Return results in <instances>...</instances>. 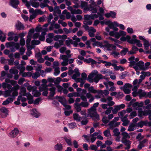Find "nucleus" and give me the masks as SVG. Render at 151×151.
Instances as JSON below:
<instances>
[{
    "label": "nucleus",
    "mask_w": 151,
    "mask_h": 151,
    "mask_svg": "<svg viewBox=\"0 0 151 151\" xmlns=\"http://www.w3.org/2000/svg\"><path fill=\"white\" fill-rule=\"evenodd\" d=\"M9 3L12 6L16 9L18 5L19 4V2L18 0H10Z\"/></svg>",
    "instance_id": "1"
},
{
    "label": "nucleus",
    "mask_w": 151,
    "mask_h": 151,
    "mask_svg": "<svg viewBox=\"0 0 151 151\" xmlns=\"http://www.w3.org/2000/svg\"><path fill=\"white\" fill-rule=\"evenodd\" d=\"M116 13L112 11H110L109 13H106L105 14V16L108 18L110 17H111L112 18H115L116 17Z\"/></svg>",
    "instance_id": "2"
},
{
    "label": "nucleus",
    "mask_w": 151,
    "mask_h": 151,
    "mask_svg": "<svg viewBox=\"0 0 151 151\" xmlns=\"http://www.w3.org/2000/svg\"><path fill=\"white\" fill-rule=\"evenodd\" d=\"M19 131L17 128L12 131L10 133V137L12 138L15 137L16 136L19 134Z\"/></svg>",
    "instance_id": "3"
},
{
    "label": "nucleus",
    "mask_w": 151,
    "mask_h": 151,
    "mask_svg": "<svg viewBox=\"0 0 151 151\" xmlns=\"http://www.w3.org/2000/svg\"><path fill=\"white\" fill-rule=\"evenodd\" d=\"M148 141V140L147 139H144L143 140L140 141L139 142V144L137 146V148L139 149H141L142 147L145 146V144Z\"/></svg>",
    "instance_id": "4"
},
{
    "label": "nucleus",
    "mask_w": 151,
    "mask_h": 151,
    "mask_svg": "<svg viewBox=\"0 0 151 151\" xmlns=\"http://www.w3.org/2000/svg\"><path fill=\"white\" fill-rule=\"evenodd\" d=\"M31 114L33 117L36 118L39 117L40 116V114L35 109H32Z\"/></svg>",
    "instance_id": "5"
},
{
    "label": "nucleus",
    "mask_w": 151,
    "mask_h": 151,
    "mask_svg": "<svg viewBox=\"0 0 151 151\" xmlns=\"http://www.w3.org/2000/svg\"><path fill=\"white\" fill-rule=\"evenodd\" d=\"M54 148L55 150L61 151L63 149V145L61 143H58L55 145Z\"/></svg>",
    "instance_id": "6"
},
{
    "label": "nucleus",
    "mask_w": 151,
    "mask_h": 151,
    "mask_svg": "<svg viewBox=\"0 0 151 151\" xmlns=\"http://www.w3.org/2000/svg\"><path fill=\"white\" fill-rule=\"evenodd\" d=\"M16 29L18 30L24 29V26L20 22L18 21V23L15 25Z\"/></svg>",
    "instance_id": "7"
},
{
    "label": "nucleus",
    "mask_w": 151,
    "mask_h": 151,
    "mask_svg": "<svg viewBox=\"0 0 151 151\" xmlns=\"http://www.w3.org/2000/svg\"><path fill=\"white\" fill-rule=\"evenodd\" d=\"M137 93L140 96L147 97V92L143 91L141 89H139L137 91Z\"/></svg>",
    "instance_id": "8"
},
{
    "label": "nucleus",
    "mask_w": 151,
    "mask_h": 151,
    "mask_svg": "<svg viewBox=\"0 0 151 151\" xmlns=\"http://www.w3.org/2000/svg\"><path fill=\"white\" fill-rule=\"evenodd\" d=\"M63 139L69 146H71L72 145V142L71 141V138L64 137H63Z\"/></svg>",
    "instance_id": "9"
},
{
    "label": "nucleus",
    "mask_w": 151,
    "mask_h": 151,
    "mask_svg": "<svg viewBox=\"0 0 151 151\" xmlns=\"http://www.w3.org/2000/svg\"><path fill=\"white\" fill-rule=\"evenodd\" d=\"M144 62L142 60L139 61L138 63H137L136 65L139 68L140 70H143V68L144 67Z\"/></svg>",
    "instance_id": "10"
},
{
    "label": "nucleus",
    "mask_w": 151,
    "mask_h": 151,
    "mask_svg": "<svg viewBox=\"0 0 151 151\" xmlns=\"http://www.w3.org/2000/svg\"><path fill=\"white\" fill-rule=\"evenodd\" d=\"M136 125L137 124H135L132 123H131L129 126L128 131L129 132H131L134 131L135 129L134 127H136Z\"/></svg>",
    "instance_id": "11"
},
{
    "label": "nucleus",
    "mask_w": 151,
    "mask_h": 151,
    "mask_svg": "<svg viewBox=\"0 0 151 151\" xmlns=\"http://www.w3.org/2000/svg\"><path fill=\"white\" fill-rule=\"evenodd\" d=\"M83 120L81 121V124L82 125H85L88 123V120L86 116H83L82 117L81 119Z\"/></svg>",
    "instance_id": "12"
},
{
    "label": "nucleus",
    "mask_w": 151,
    "mask_h": 151,
    "mask_svg": "<svg viewBox=\"0 0 151 151\" xmlns=\"http://www.w3.org/2000/svg\"><path fill=\"white\" fill-rule=\"evenodd\" d=\"M26 92V88L24 87H21L20 89V92L19 93V95L25 96V93Z\"/></svg>",
    "instance_id": "13"
},
{
    "label": "nucleus",
    "mask_w": 151,
    "mask_h": 151,
    "mask_svg": "<svg viewBox=\"0 0 151 151\" xmlns=\"http://www.w3.org/2000/svg\"><path fill=\"white\" fill-rule=\"evenodd\" d=\"M73 119L78 122L81 121L82 119V117L79 115L77 113L74 114L73 115Z\"/></svg>",
    "instance_id": "14"
},
{
    "label": "nucleus",
    "mask_w": 151,
    "mask_h": 151,
    "mask_svg": "<svg viewBox=\"0 0 151 151\" xmlns=\"http://www.w3.org/2000/svg\"><path fill=\"white\" fill-rule=\"evenodd\" d=\"M13 101V99L9 97L6 99V100L3 101L2 104L3 105H6L9 104L10 102L11 103Z\"/></svg>",
    "instance_id": "15"
},
{
    "label": "nucleus",
    "mask_w": 151,
    "mask_h": 151,
    "mask_svg": "<svg viewBox=\"0 0 151 151\" xmlns=\"http://www.w3.org/2000/svg\"><path fill=\"white\" fill-rule=\"evenodd\" d=\"M56 88L55 87H53L50 88L49 90L50 91L49 96L50 97H53L55 94Z\"/></svg>",
    "instance_id": "16"
},
{
    "label": "nucleus",
    "mask_w": 151,
    "mask_h": 151,
    "mask_svg": "<svg viewBox=\"0 0 151 151\" xmlns=\"http://www.w3.org/2000/svg\"><path fill=\"white\" fill-rule=\"evenodd\" d=\"M90 116L91 117H94L98 120L99 119V115L96 111L91 113Z\"/></svg>",
    "instance_id": "17"
},
{
    "label": "nucleus",
    "mask_w": 151,
    "mask_h": 151,
    "mask_svg": "<svg viewBox=\"0 0 151 151\" xmlns=\"http://www.w3.org/2000/svg\"><path fill=\"white\" fill-rule=\"evenodd\" d=\"M142 115L144 116L149 115L148 118L149 119L151 120V110H148L146 112H142Z\"/></svg>",
    "instance_id": "18"
},
{
    "label": "nucleus",
    "mask_w": 151,
    "mask_h": 151,
    "mask_svg": "<svg viewBox=\"0 0 151 151\" xmlns=\"http://www.w3.org/2000/svg\"><path fill=\"white\" fill-rule=\"evenodd\" d=\"M32 94L34 96L37 97L41 95V93L40 91L36 90L34 91H32Z\"/></svg>",
    "instance_id": "19"
},
{
    "label": "nucleus",
    "mask_w": 151,
    "mask_h": 151,
    "mask_svg": "<svg viewBox=\"0 0 151 151\" xmlns=\"http://www.w3.org/2000/svg\"><path fill=\"white\" fill-rule=\"evenodd\" d=\"M114 107V109L112 110V113L114 114H116L120 109V107H119L118 105L115 106Z\"/></svg>",
    "instance_id": "20"
},
{
    "label": "nucleus",
    "mask_w": 151,
    "mask_h": 151,
    "mask_svg": "<svg viewBox=\"0 0 151 151\" xmlns=\"http://www.w3.org/2000/svg\"><path fill=\"white\" fill-rule=\"evenodd\" d=\"M120 89L123 90L126 94H129L131 92V90L129 88H127L121 87Z\"/></svg>",
    "instance_id": "21"
},
{
    "label": "nucleus",
    "mask_w": 151,
    "mask_h": 151,
    "mask_svg": "<svg viewBox=\"0 0 151 151\" xmlns=\"http://www.w3.org/2000/svg\"><path fill=\"white\" fill-rule=\"evenodd\" d=\"M128 51V49L127 48H123V50L120 52V54L121 56H124L126 55L127 52Z\"/></svg>",
    "instance_id": "22"
},
{
    "label": "nucleus",
    "mask_w": 151,
    "mask_h": 151,
    "mask_svg": "<svg viewBox=\"0 0 151 151\" xmlns=\"http://www.w3.org/2000/svg\"><path fill=\"white\" fill-rule=\"evenodd\" d=\"M127 42L130 44H133V42L134 39H131L129 35H127L126 37Z\"/></svg>",
    "instance_id": "23"
},
{
    "label": "nucleus",
    "mask_w": 151,
    "mask_h": 151,
    "mask_svg": "<svg viewBox=\"0 0 151 151\" xmlns=\"http://www.w3.org/2000/svg\"><path fill=\"white\" fill-rule=\"evenodd\" d=\"M68 126L71 129H73L77 127L76 123L74 122L68 123Z\"/></svg>",
    "instance_id": "24"
},
{
    "label": "nucleus",
    "mask_w": 151,
    "mask_h": 151,
    "mask_svg": "<svg viewBox=\"0 0 151 151\" xmlns=\"http://www.w3.org/2000/svg\"><path fill=\"white\" fill-rule=\"evenodd\" d=\"M80 105L82 107H87L89 105V104L87 101H82L80 104Z\"/></svg>",
    "instance_id": "25"
},
{
    "label": "nucleus",
    "mask_w": 151,
    "mask_h": 151,
    "mask_svg": "<svg viewBox=\"0 0 151 151\" xmlns=\"http://www.w3.org/2000/svg\"><path fill=\"white\" fill-rule=\"evenodd\" d=\"M133 43V44L136 43L137 45L139 47H141L142 46V45L140 43V41L139 40H137L136 39H134V40Z\"/></svg>",
    "instance_id": "26"
},
{
    "label": "nucleus",
    "mask_w": 151,
    "mask_h": 151,
    "mask_svg": "<svg viewBox=\"0 0 151 151\" xmlns=\"http://www.w3.org/2000/svg\"><path fill=\"white\" fill-rule=\"evenodd\" d=\"M89 8L91 9L90 11H92V13H97V9L95 7L90 5L89 6Z\"/></svg>",
    "instance_id": "27"
},
{
    "label": "nucleus",
    "mask_w": 151,
    "mask_h": 151,
    "mask_svg": "<svg viewBox=\"0 0 151 151\" xmlns=\"http://www.w3.org/2000/svg\"><path fill=\"white\" fill-rule=\"evenodd\" d=\"M82 10L80 9H74L73 12H72V14H81L82 13Z\"/></svg>",
    "instance_id": "28"
},
{
    "label": "nucleus",
    "mask_w": 151,
    "mask_h": 151,
    "mask_svg": "<svg viewBox=\"0 0 151 151\" xmlns=\"http://www.w3.org/2000/svg\"><path fill=\"white\" fill-rule=\"evenodd\" d=\"M88 90L89 92L93 93H96L97 92V90L94 89L93 87L92 86L89 87Z\"/></svg>",
    "instance_id": "29"
},
{
    "label": "nucleus",
    "mask_w": 151,
    "mask_h": 151,
    "mask_svg": "<svg viewBox=\"0 0 151 151\" xmlns=\"http://www.w3.org/2000/svg\"><path fill=\"white\" fill-rule=\"evenodd\" d=\"M40 42L39 40L34 39L31 42V44L33 46L35 45H38L40 43Z\"/></svg>",
    "instance_id": "30"
},
{
    "label": "nucleus",
    "mask_w": 151,
    "mask_h": 151,
    "mask_svg": "<svg viewBox=\"0 0 151 151\" xmlns=\"http://www.w3.org/2000/svg\"><path fill=\"white\" fill-rule=\"evenodd\" d=\"M122 142L124 143L125 145H130L131 142V141L125 139L124 140L122 139L121 140Z\"/></svg>",
    "instance_id": "31"
},
{
    "label": "nucleus",
    "mask_w": 151,
    "mask_h": 151,
    "mask_svg": "<svg viewBox=\"0 0 151 151\" xmlns=\"http://www.w3.org/2000/svg\"><path fill=\"white\" fill-rule=\"evenodd\" d=\"M0 111L5 114H8V110L5 107H3L1 108L0 109Z\"/></svg>",
    "instance_id": "32"
},
{
    "label": "nucleus",
    "mask_w": 151,
    "mask_h": 151,
    "mask_svg": "<svg viewBox=\"0 0 151 151\" xmlns=\"http://www.w3.org/2000/svg\"><path fill=\"white\" fill-rule=\"evenodd\" d=\"M113 132L114 133V135L115 136H118L120 134L119 129L117 128L114 129Z\"/></svg>",
    "instance_id": "33"
},
{
    "label": "nucleus",
    "mask_w": 151,
    "mask_h": 151,
    "mask_svg": "<svg viewBox=\"0 0 151 151\" xmlns=\"http://www.w3.org/2000/svg\"><path fill=\"white\" fill-rule=\"evenodd\" d=\"M66 100L63 96H60L58 100L59 102L60 103L63 105L66 102Z\"/></svg>",
    "instance_id": "34"
},
{
    "label": "nucleus",
    "mask_w": 151,
    "mask_h": 151,
    "mask_svg": "<svg viewBox=\"0 0 151 151\" xmlns=\"http://www.w3.org/2000/svg\"><path fill=\"white\" fill-rule=\"evenodd\" d=\"M60 71L58 67H56L55 68V72L53 74L55 76H57L60 73Z\"/></svg>",
    "instance_id": "35"
},
{
    "label": "nucleus",
    "mask_w": 151,
    "mask_h": 151,
    "mask_svg": "<svg viewBox=\"0 0 151 151\" xmlns=\"http://www.w3.org/2000/svg\"><path fill=\"white\" fill-rule=\"evenodd\" d=\"M13 91V92L12 93V97L11 98H12L13 99V101L14 100L15 98V97L17 96L18 95V93L17 91L14 90Z\"/></svg>",
    "instance_id": "36"
},
{
    "label": "nucleus",
    "mask_w": 151,
    "mask_h": 151,
    "mask_svg": "<svg viewBox=\"0 0 151 151\" xmlns=\"http://www.w3.org/2000/svg\"><path fill=\"white\" fill-rule=\"evenodd\" d=\"M113 109V108L112 107L108 108L105 111V114L107 115L111 113V111H112Z\"/></svg>",
    "instance_id": "37"
},
{
    "label": "nucleus",
    "mask_w": 151,
    "mask_h": 151,
    "mask_svg": "<svg viewBox=\"0 0 151 151\" xmlns=\"http://www.w3.org/2000/svg\"><path fill=\"white\" fill-rule=\"evenodd\" d=\"M122 135L123 136L122 139H126L127 138H129V136L128 133L126 132H122Z\"/></svg>",
    "instance_id": "38"
},
{
    "label": "nucleus",
    "mask_w": 151,
    "mask_h": 151,
    "mask_svg": "<svg viewBox=\"0 0 151 151\" xmlns=\"http://www.w3.org/2000/svg\"><path fill=\"white\" fill-rule=\"evenodd\" d=\"M150 65V63L148 62H146L145 64V66H144L143 68V70L145 71L147 70L149 68L148 66Z\"/></svg>",
    "instance_id": "39"
},
{
    "label": "nucleus",
    "mask_w": 151,
    "mask_h": 151,
    "mask_svg": "<svg viewBox=\"0 0 151 151\" xmlns=\"http://www.w3.org/2000/svg\"><path fill=\"white\" fill-rule=\"evenodd\" d=\"M14 44L13 42H7L6 43V46L7 48L13 47V44Z\"/></svg>",
    "instance_id": "40"
},
{
    "label": "nucleus",
    "mask_w": 151,
    "mask_h": 151,
    "mask_svg": "<svg viewBox=\"0 0 151 151\" xmlns=\"http://www.w3.org/2000/svg\"><path fill=\"white\" fill-rule=\"evenodd\" d=\"M11 90H6L4 92V96L6 97L8 96H10V94L11 92Z\"/></svg>",
    "instance_id": "41"
},
{
    "label": "nucleus",
    "mask_w": 151,
    "mask_h": 151,
    "mask_svg": "<svg viewBox=\"0 0 151 151\" xmlns=\"http://www.w3.org/2000/svg\"><path fill=\"white\" fill-rule=\"evenodd\" d=\"M40 74L38 72H36L35 73L34 75L32 76V78L34 79H36L40 77Z\"/></svg>",
    "instance_id": "42"
},
{
    "label": "nucleus",
    "mask_w": 151,
    "mask_h": 151,
    "mask_svg": "<svg viewBox=\"0 0 151 151\" xmlns=\"http://www.w3.org/2000/svg\"><path fill=\"white\" fill-rule=\"evenodd\" d=\"M93 45L94 46H98L102 47V43L101 42L96 41L95 43L93 44Z\"/></svg>",
    "instance_id": "43"
},
{
    "label": "nucleus",
    "mask_w": 151,
    "mask_h": 151,
    "mask_svg": "<svg viewBox=\"0 0 151 151\" xmlns=\"http://www.w3.org/2000/svg\"><path fill=\"white\" fill-rule=\"evenodd\" d=\"M144 43V45L145 48L147 49L150 46V44L148 41L146 40L145 41Z\"/></svg>",
    "instance_id": "44"
},
{
    "label": "nucleus",
    "mask_w": 151,
    "mask_h": 151,
    "mask_svg": "<svg viewBox=\"0 0 151 151\" xmlns=\"http://www.w3.org/2000/svg\"><path fill=\"white\" fill-rule=\"evenodd\" d=\"M65 44L67 46H70V44H73L72 40L71 39H70L69 40H66L65 41Z\"/></svg>",
    "instance_id": "45"
},
{
    "label": "nucleus",
    "mask_w": 151,
    "mask_h": 151,
    "mask_svg": "<svg viewBox=\"0 0 151 151\" xmlns=\"http://www.w3.org/2000/svg\"><path fill=\"white\" fill-rule=\"evenodd\" d=\"M27 39L26 40V45H29L30 42L31 40V36H27Z\"/></svg>",
    "instance_id": "46"
},
{
    "label": "nucleus",
    "mask_w": 151,
    "mask_h": 151,
    "mask_svg": "<svg viewBox=\"0 0 151 151\" xmlns=\"http://www.w3.org/2000/svg\"><path fill=\"white\" fill-rule=\"evenodd\" d=\"M84 19L85 20H88L91 19V15L86 14L84 15Z\"/></svg>",
    "instance_id": "47"
},
{
    "label": "nucleus",
    "mask_w": 151,
    "mask_h": 151,
    "mask_svg": "<svg viewBox=\"0 0 151 151\" xmlns=\"http://www.w3.org/2000/svg\"><path fill=\"white\" fill-rule=\"evenodd\" d=\"M21 98L20 96H18V98L17 99V101L14 102V103L16 105H19L21 103L20 102V99Z\"/></svg>",
    "instance_id": "48"
},
{
    "label": "nucleus",
    "mask_w": 151,
    "mask_h": 151,
    "mask_svg": "<svg viewBox=\"0 0 151 151\" xmlns=\"http://www.w3.org/2000/svg\"><path fill=\"white\" fill-rule=\"evenodd\" d=\"M31 5L33 7L37 8L39 6V3L38 2H34L32 3Z\"/></svg>",
    "instance_id": "49"
},
{
    "label": "nucleus",
    "mask_w": 151,
    "mask_h": 151,
    "mask_svg": "<svg viewBox=\"0 0 151 151\" xmlns=\"http://www.w3.org/2000/svg\"><path fill=\"white\" fill-rule=\"evenodd\" d=\"M26 49L24 47H22L19 49V52L20 54L21 55H23Z\"/></svg>",
    "instance_id": "50"
},
{
    "label": "nucleus",
    "mask_w": 151,
    "mask_h": 151,
    "mask_svg": "<svg viewBox=\"0 0 151 151\" xmlns=\"http://www.w3.org/2000/svg\"><path fill=\"white\" fill-rule=\"evenodd\" d=\"M141 73L142 74L145 76V77L146 76H149L151 75V73L149 72L142 71Z\"/></svg>",
    "instance_id": "51"
},
{
    "label": "nucleus",
    "mask_w": 151,
    "mask_h": 151,
    "mask_svg": "<svg viewBox=\"0 0 151 151\" xmlns=\"http://www.w3.org/2000/svg\"><path fill=\"white\" fill-rule=\"evenodd\" d=\"M115 122L114 121H111L109 123V125L111 129H112L113 127H114Z\"/></svg>",
    "instance_id": "52"
},
{
    "label": "nucleus",
    "mask_w": 151,
    "mask_h": 151,
    "mask_svg": "<svg viewBox=\"0 0 151 151\" xmlns=\"http://www.w3.org/2000/svg\"><path fill=\"white\" fill-rule=\"evenodd\" d=\"M144 126L143 121H141L138 122L137 124L136 127H139L141 128H142Z\"/></svg>",
    "instance_id": "53"
},
{
    "label": "nucleus",
    "mask_w": 151,
    "mask_h": 151,
    "mask_svg": "<svg viewBox=\"0 0 151 151\" xmlns=\"http://www.w3.org/2000/svg\"><path fill=\"white\" fill-rule=\"evenodd\" d=\"M98 147L95 145H92L89 147V149L93 150L97 149Z\"/></svg>",
    "instance_id": "54"
},
{
    "label": "nucleus",
    "mask_w": 151,
    "mask_h": 151,
    "mask_svg": "<svg viewBox=\"0 0 151 151\" xmlns=\"http://www.w3.org/2000/svg\"><path fill=\"white\" fill-rule=\"evenodd\" d=\"M112 46V44L109 43H107L105 45V47L107 48V50L108 51H111V50L110 48Z\"/></svg>",
    "instance_id": "55"
},
{
    "label": "nucleus",
    "mask_w": 151,
    "mask_h": 151,
    "mask_svg": "<svg viewBox=\"0 0 151 151\" xmlns=\"http://www.w3.org/2000/svg\"><path fill=\"white\" fill-rule=\"evenodd\" d=\"M80 97H81V99L84 101H87V97L86 96H85L83 95L82 94H80Z\"/></svg>",
    "instance_id": "56"
},
{
    "label": "nucleus",
    "mask_w": 151,
    "mask_h": 151,
    "mask_svg": "<svg viewBox=\"0 0 151 151\" xmlns=\"http://www.w3.org/2000/svg\"><path fill=\"white\" fill-rule=\"evenodd\" d=\"M54 32L56 34H62L63 32V29H58V30H55Z\"/></svg>",
    "instance_id": "57"
},
{
    "label": "nucleus",
    "mask_w": 151,
    "mask_h": 151,
    "mask_svg": "<svg viewBox=\"0 0 151 151\" xmlns=\"http://www.w3.org/2000/svg\"><path fill=\"white\" fill-rule=\"evenodd\" d=\"M126 112V111L125 110H123L122 111L119 112L118 113V115L119 116H121L122 117Z\"/></svg>",
    "instance_id": "58"
},
{
    "label": "nucleus",
    "mask_w": 151,
    "mask_h": 151,
    "mask_svg": "<svg viewBox=\"0 0 151 151\" xmlns=\"http://www.w3.org/2000/svg\"><path fill=\"white\" fill-rule=\"evenodd\" d=\"M87 75L86 73L83 72L81 74V78L83 80L87 79Z\"/></svg>",
    "instance_id": "59"
},
{
    "label": "nucleus",
    "mask_w": 151,
    "mask_h": 151,
    "mask_svg": "<svg viewBox=\"0 0 151 151\" xmlns=\"http://www.w3.org/2000/svg\"><path fill=\"white\" fill-rule=\"evenodd\" d=\"M127 73L128 72L127 71H125L124 72L122 73L120 78L122 79H124L125 78Z\"/></svg>",
    "instance_id": "60"
},
{
    "label": "nucleus",
    "mask_w": 151,
    "mask_h": 151,
    "mask_svg": "<svg viewBox=\"0 0 151 151\" xmlns=\"http://www.w3.org/2000/svg\"><path fill=\"white\" fill-rule=\"evenodd\" d=\"M13 47H14L17 50H18L20 47V45L18 43H15L13 44Z\"/></svg>",
    "instance_id": "61"
},
{
    "label": "nucleus",
    "mask_w": 151,
    "mask_h": 151,
    "mask_svg": "<svg viewBox=\"0 0 151 151\" xmlns=\"http://www.w3.org/2000/svg\"><path fill=\"white\" fill-rule=\"evenodd\" d=\"M102 122L105 124H107L109 122V120L107 119V118L106 117H103L102 119Z\"/></svg>",
    "instance_id": "62"
},
{
    "label": "nucleus",
    "mask_w": 151,
    "mask_h": 151,
    "mask_svg": "<svg viewBox=\"0 0 151 151\" xmlns=\"http://www.w3.org/2000/svg\"><path fill=\"white\" fill-rule=\"evenodd\" d=\"M87 5H88L87 3L86 2L83 1H81V7L82 8H83L84 7H86L87 6Z\"/></svg>",
    "instance_id": "63"
},
{
    "label": "nucleus",
    "mask_w": 151,
    "mask_h": 151,
    "mask_svg": "<svg viewBox=\"0 0 151 151\" xmlns=\"http://www.w3.org/2000/svg\"><path fill=\"white\" fill-rule=\"evenodd\" d=\"M25 80V79L23 78H21L18 81V83L19 84L22 85L23 84L24 81Z\"/></svg>",
    "instance_id": "64"
}]
</instances>
